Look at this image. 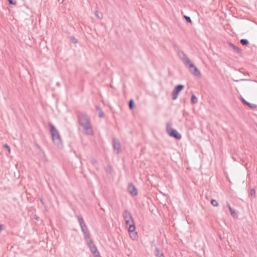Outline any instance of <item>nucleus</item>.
Listing matches in <instances>:
<instances>
[{
    "instance_id": "72a5a7b5",
    "label": "nucleus",
    "mask_w": 257,
    "mask_h": 257,
    "mask_svg": "<svg viewBox=\"0 0 257 257\" xmlns=\"http://www.w3.org/2000/svg\"><path fill=\"white\" fill-rule=\"evenodd\" d=\"M95 257H101V256L100 254V253H98V254H97L96 255H95Z\"/></svg>"
},
{
    "instance_id": "aec40b11",
    "label": "nucleus",
    "mask_w": 257,
    "mask_h": 257,
    "mask_svg": "<svg viewBox=\"0 0 257 257\" xmlns=\"http://www.w3.org/2000/svg\"><path fill=\"white\" fill-rule=\"evenodd\" d=\"M161 253H163L162 251L160 250V249L158 247H156L155 254V255L158 257L159 256V255H160Z\"/></svg>"
},
{
    "instance_id": "4468645a",
    "label": "nucleus",
    "mask_w": 257,
    "mask_h": 257,
    "mask_svg": "<svg viewBox=\"0 0 257 257\" xmlns=\"http://www.w3.org/2000/svg\"><path fill=\"white\" fill-rule=\"evenodd\" d=\"M132 223L131 224H130V226L128 228V232H132L135 231L136 230V227L134 223V221L133 220V222H132Z\"/></svg>"
},
{
    "instance_id": "393cba45",
    "label": "nucleus",
    "mask_w": 257,
    "mask_h": 257,
    "mask_svg": "<svg viewBox=\"0 0 257 257\" xmlns=\"http://www.w3.org/2000/svg\"><path fill=\"white\" fill-rule=\"evenodd\" d=\"M3 148L4 149H6L9 153H10L11 148H10V147L8 145H7V144L4 145Z\"/></svg>"
},
{
    "instance_id": "20e7f679",
    "label": "nucleus",
    "mask_w": 257,
    "mask_h": 257,
    "mask_svg": "<svg viewBox=\"0 0 257 257\" xmlns=\"http://www.w3.org/2000/svg\"><path fill=\"white\" fill-rule=\"evenodd\" d=\"M166 131L170 137L175 138L177 140H180L182 138L181 134L176 130L172 127V123L171 122L167 123Z\"/></svg>"
},
{
    "instance_id": "423d86ee",
    "label": "nucleus",
    "mask_w": 257,
    "mask_h": 257,
    "mask_svg": "<svg viewBox=\"0 0 257 257\" xmlns=\"http://www.w3.org/2000/svg\"><path fill=\"white\" fill-rule=\"evenodd\" d=\"M184 85L182 84H178L175 86L174 89L172 92V99L173 100H176L180 92L184 89Z\"/></svg>"
},
{
    "instance_id": "0eeeda50",
    "label": "nucleus",
    "mask_w": 257,
    "mask_h": 257,
    "mask_svg": "<svg viewBox=\"0 0 257 257\" xmlns=\"http://www.w3.org/2000/svg\"><path fill=\"white\" fill-rule=\"evenodd\" d=\"M86 242L91 252L94 255V257H95V255L99 253L97 250L96 246L93 243V241L92 239H89Z\"/></svg>"
},
{
    "instance_id": "f03ea898",
    "label": "nucleus",
    "mask_w": 257,
    "mask_h": 257,
    "mask_svg": "<svg viewBox=\"0 0 257 257\" xmlns=\"http://www.w3.org/2000/svg\"><path fill=\"white\" fill-rule=\"evenodd\" d=\"M50 133L54 144L58 148L62 147V143L59 133L55 126L51 122L49 123Z\"/></svg>"
},
{
    "instance_id": "7ed1b4c3",
    "label": "nucleus",
    "mask_w": 257,
    "mask_h": 257,
    "mask_svg": "<svg viewBox=\"0 0 257 257\" xmlns=\"http://www.w3.org/2000/svg\"><path fill=\"white\" fill-rule=\"evenodd\" d=\"M77 219L79 221V225L80 226L81 231L84 235V237L86 241H88L89 239H91L90 238V234L87 226L85 224L84 220L81 215H78L77 216Z\"/></svg>"
},
{
    "instance_id": "7c9ffc66",
    "label": "nucleus",
    "mask_w": 257,
    "mask_h": 257,
    "mask_svg": "<svg viewBox=\"0 0 257 257\" xmlns=\"http://www.w3.org/2000/svg\"><path fill=\"white\" fill-rule=\"evenodd\" d=\"M4 229V225L0 224V232Z\"/></svg>"
},
{
    "instance_id": "9b49d317",
    "label": "nucleus",
    "mask_w": 257,
    "mask_h": 257,
    "mask_svg": "<svg viewBox=\"0 0 257 257\" xmlns=\"http://www.w3.org/2000/svg\"><path fill=\"white\" fill-rule=\"evenodd\" d=\"M241 100L244 104L246 105L247 106H248L249 108H250L251 109H254L257 107V105L256 104H253V103H250L247 102L243 97H241Z\"/></svg>"
},
{
    "instance_id": "473e14b6",
    "label": "nucleus",
    "mask_w": 257,
    "mask_h": 257,
    "mask_svg": "<svg viewBox=\"0 0 257 257\" xmlns=\"http://www.w3.org/2000/svg\"><path fill=\"white\" fill-rule=\"evenodd\" d=\"M158 257H165V256L163 253H161L160 255H159V256Z\"/></svg>"
},
{
    "instance_id": "9d476101",
    "label": "nucleus",
    "mask_w": 257,
    "mask_h": 257,
    "mask_svg": "<svg viewBox=\"0 0 257 257\" xmlns=\"http://www.w3.org/2000/svg\"><path fill=\"white\" fill-rule=\"evenodd\" d=\"M123 217L124 220L131 219V222H133V217L130 212L127 210H125L123 213Z\"/></svg>"
},
{
    "instance_id": "a878e982",
    "label": "nucleus",
    "mask_w": 257,
    "mask_h": 257,
    "mask_svg": "<svg viewBox=\"0 0 257 257\" xmlns=\"http://www.w3.org/2000/svg\"><path fill=\"white\" fill-rule=\"evenodd\" d=\"M255 191L254 189H251L250 190V195L251 196H253V197H255Z\"/></svg>"
},
{
    "instance_id": "c9c22d12",
    "label": "nucleus",
    "mask_w": 257,
    "mask_h": 257,
    "mask_svg": "<svg viewBox=\"0 0 257 257\" xmlns=\"http://www.w3.org/2000/svg\"><path fill=\"white\" fill-rule=\"evenodd\" d=\"M108 170H109V169H106V171H108Z\"/></svg>"
},
{
    "instance_id": "b1692460",
    "label": "nucleus",
    "mask_w": 257,
    "mask_h": 257,
    "mask_svg": "<svg viewBox=\"0 0 257 257\" xmlns=\"http://www.w3.org/2000/svg\"><path fill=\"white\" fill-rule=\"evenodd\" d=\"M184 18L185 19V20L189 23H192V20L190 17L184 15Z\"/></svg>"
},
{
    "instance_id": "f257e3e1",
    "label": "nucleus",
    "mask_w": 257,
    "mask_h": 257,
    "mask_svg": "<svg viewBox=\"0 0 257 257\" xmlns=\"http://www.w3.org/2000/svg\"><path fill=\"white\" fill-rule=\"evenodd\" d=\"M77 119L79 124L83 127L84 133L87 135H92L93 131L89 116L85 112H80L77 115Z\"/></svg>"
},
{
    "instance_id": "c756f323",
    "label": "nucleus",
    "mask_w": 257,
    "mask_h": 257,
    "mask_svg": "<svg viewBox=\"0 0 257 257\" xmlns=\"http://www.w3.org/2000/svg\"><path fill=\"white\" fill-rule=\"evenodd\" d=\"M193 93H191V96H190V101H191V103L192 104H193Z\"/></svg>"
},
{
    "instance_id": "ddd939ff",
    "label": "nucleus",
    "mask_w": 257,
    "mask_h": 257,
    "mask_svg": "<svg viewBox=\"0 0 257 257\" xmlns=\"http://www.w3.org/2000/svg\"><path fill=\"white\" fill-rule=\"evenodd\" d=\"M95 107H96L97 111L98 112V116L100 118L104 117V114L102 109L101 108V107L98 105H96L95 106Z\"/></svg>"
},
{
    "instance_id": "c85d7f7f",
    "label": "nucleus",
    "mask_w": 257,
    "mask_h": 257,
    "mask_svg": "<svg viewBox=\"0 0 257 257\" xmlns=\"http://www.w3.org/2000/svg\"><path fill=\"white\" fill-rule=\"evenodd\" d=\"M125 220V223L126 224V225H129L130 226V224H131L130 223V220L131 221V219H126V220Z\"/></svg>"
},
{
    "instance_id": "bb28decb",
    "label": "nucleus",
    "mask_w": 257,
    "mask_h": 257,
    "mask_svg": "<svg viewBox=\"0 0 257 257\" xmlns=\"http://www.w3.org/2000/svg\"><path fill=\"white\" fill-rule=\"evenodd\" d=\"M8 2L10 5H15L16 4V2L14 0H8Z\"/></svg>"
},
{
    "instance_id": "f8f14e48",
    "label": "nucleus",
    "mask_w": 257,
    "mask_h": 257,
    "mask_svg": "<svg viewBox=\"0 0 257 257\" xmlns=\"http://www.w3.org/2000/svg\"><path fill=\"white\" fill-rule=\"evenodd\" d=\"M228 46L231 48L233 50H234L235 52H236L238 54H240L241 53V50L238 47H236L234 45H233L232 43L228 42L227 43Z\"/></svg>"
},
{
    "instance_id": "5701e85b",
    "label": "nucleus",
    "mask_w": 257,
    "mask_h": 257,
    "mask_svg": "<svg viewBox=\"0 0 257 257\" xmlns=\"http://www.w3.org/2000/svg\"><path fill=\"white\" fill-rule=\"evenodd\" d=\"M211 203L213 206H215V207H216L218 205V203L217 201L215 199H212L211 200Z\"/></svg>"
},
{
    "instance_id": "f704fd0d",
    "label": "nucleus",
    "mask_w": 257,
    "mask_h": 257,
    "mask_svg": "<svg viewBox=\"0 0 257 257\" xmlns=\"http://www.w3.org/2000/svg\"><path fill=\"white\" fill-rule=\"evenodd\" d=\"M41 202L43 204L44 203H43V200H42V199H41Z\"/></svg>"
},
{
    "instance_id": "2f4dec72",
    "label": "nucleus",
    "mask_w": 257,
    "mask_h": 257,
    "mask_svg": "<svg viewBox=\"0 0 257 257\" xmlns=\"http://www.w3.org/2000/svg\"><path fill=\"white\" fill-rule=\"evenodd\" d=\"M193 102H194V103H195L197 100V97L194 95V96H193Z\"/></svg>"
},
{
    "instance_id": "e433bc0d",
    "label": "nucleus",
    "mask_w": 257,
    "mask_h": 257,
    "mask_svg": "<svg viewBox=\"0 0 257 257\" xmlns=\"http://www.w3.org/2000/svg\"><path fill=\"white\" fill-rule=\"evenodd\" d=\"M108 170H109V169H106V171H108Z\"/></svg>"
},
{
    "instance_id": "412c9836",
    "label": "nucleus",
    "mask_w": 257,
    "mask_h": 257,
    "mask_svg": "<svg viewBox=\"0 0 257 257\" xmlns=\"http://www.w3.org/2000/svg\"><path fill=\"white\" fill-rule=\"evenodd\" d=\"M94 15L98 19L101 20L102 18V15L101 14H99L97 11H95Z\"/></svg>"
},
{
    "instance_id": "f3484780",
    "label": "nucleus",
    "mask_w": 257,
    "mask_h": 257,
    "mask_svg": "<svg viewBox=\"0 0 257 257\" xmlns=\"http://www.w3.org/2000/svg\"><path fill=\"white\" fill-rule=\"evenodd\" d=\"M194 76H196L198 77H200L201 76V73L200 71L198 70L197 67L194 65Z\"/></svg>"
},
{
    "instance_id": "6ab92c4d",
    "label": "nucleus",
    "mask_w": 257,
    "mask_h": 257,
    "mask_svg": "<svg viewBox=\"0 0 257 257\" xmlns=\"http://www.w3.org/2000/svg\"><path fill=\"white\" fill-rule=\"evenodd\" d=\"M240 43L243 46H247L249 44V41L245 39H241Z\"/></svg>"
},
{
    "instance_id": "6e6552de",
    "label": "nucleus",
    "mask_w": 257,
    "mask_h": 257,
    "mask_svg": "<svg viewBox=\"0 0 257 257\" xmlns=\"http://www.w3.org/2000/svg\"><path fill=\"white\" fill-rule=\"evenodd\" d=\"M128 192L133 196H137L138 194V190L136 186L132 183H129L127 186Z\"/></svg>"
},
{
    "instance_id": "dca6fc26",
    "label": "nucleus",
    "mask_w": 257,
    "mask_h": 257,
    "mask_svg": "<svg viewBox=\"0 0 257 257\" xmlns=\"http://www.w3.org/2000/svg\"><path fill=\"white\" fill-rule=\"evenodd\" d=\"M130 233V237L131 238L135 240H137L138 238V233L136 231H134V232H129Z\"/></svg>"
},
{
    "instance_id": "a211bd4d",
    "label": "nucleus",
    "mask_w": 257,
    "mask_h": 257,
    "mask_svg": "<svg viewBox=\"0 0 257 257\" xmlns=\"http://www.w3.org/2000/svg\"><path fill=\"white\" fill-rule=\"evenodd\" d=\"M128 106L131 110H133L135 107V104L134 100L131 99L128 101Z\"/></svg>"
},
{
    "instance_id": "cd10ccee",
    "label": "nucleus",
    "mask_w": 257,
    "mask_h": 257,
    "mask_svg": "<svg viewBox=\"0 0 257 257\" xmlns=\"http://www.w3.org/2000/svg\"><path fill=\"white\" fill-rule=\"evenodd\" d=\"M90 162L94 166L95 165V164H97V161L94 158L91 159Z\"/></svg>"
},
{
    "instance_id": "1a4fd4ad",
    "label": "nucleus",
    "mask_w": 257,
    "mask_h": 257,
    "mask_svg": "<svg viewBox=\"0 0 257 257\" xmlns=\"http://www.w3.org/2000/svg\"><path fill=\"white\" fill-rule=\"evenodd\" d=\"M113 147L114 150H116L117 151V153L119 154L120 151V144L119 143V142L117 139H113Z\"/></svg>"
},
{
    "instance_id": "2eb2a0df",
    "label": "nucleus",
    "mask_w": 257,
    "mask_h": 257,
    "mask_svg": "<svg viewBox=\"0 0 257 257\" xmlns=\"http://www.w3.org/2000/svg\"><path fill=\"white\" fill-rule=\"evenodd\" d=\"M227 205L232 216L233 217H237V214L235 212V211L232 208H231V207L230 206V204L228 203H227Z\"/></svg>"
},
{
    "instance_id": "4be33fe9",
    "label": "nucleus",
    "mask_w": 257,
    "mask_h": 257,
    "mask_svg": "<svg viewBox=\"0 0 257 257\" xmlns=\"http://www.w3.org/2000/svg\"><path fill=\"white\" fill-rule=\"evenodd\" d=\"M70 39L73 43L76 44L78 42L77 40L75 38V37L74 36H70Z\"/></svg>"
},
{
    "instance_id": "39448f33",
    "label": "nucleus",
    "mask_w": 257,
    "mask_h": 257,
    "mask_svg": "<svg viewBox=\"0 0 257 257\" xmlns=\"http://www.w3.org/2000/svg\"><path fill=\"white\" fill-rule=\"evenodd\" d=\"M178 56L179 58L182 60L186 65L188 64L190 68V71L193 74V63L187 57L186 55L182 51L178 52Z\"/></svg>"
}]
</instances>
